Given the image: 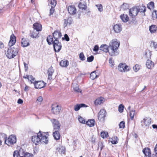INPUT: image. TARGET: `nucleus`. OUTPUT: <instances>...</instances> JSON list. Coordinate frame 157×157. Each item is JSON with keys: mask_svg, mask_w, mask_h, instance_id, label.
Here are the masks:
<instances>
[{"mask_svg": "<svg viewBox=\"0 0 157 157\" xmlns=\"http://www.w3.org/2000/svg\"><path fill=\"white\" fill-rule=\"evenodd\" d=\"M47 135V133L39 131L37 135H34L32 137V141L36 145L40 143L47 144L48 142Z\"/></svg>", "mask_w": 157, "mask_h": 157, "instance_id": "1", "label": "nucleus"}, {"mask_svg": "<svg viewBox=\"0 0 157 157\" xmlns=\"http://www.w3.org/2000/svg\"><path fill=\"white\" fill-rule=\"evenodd\" d=\"M120 44L119 41H118L117 39H113L109 43V48L110 49L109 52V54L113 56L116 55V53L118 49Z\"/></svg>", "mask_w": 157, "mask_h": 157, "instance_id": "2", "label": "nucleus"}, {"mask_svg": "<svg viewBox=\"0 0 157 157\" xmlns=\"http://www.w3.org/2000/svg\"><path fill=\"white\" fill-rule=\"evenodd\" d=\"M18 52L17 48L10 47L6 52L7 57L9 59H12L16 56Z\"/></svg>", "mask_w": 157, "mask_h": 157, "instance_id": "3", "label": "nucleus"}, {"mask_svg": "<svg viewBox=\"0 0 157 157\" xmlns=\"http://www.w3.org/2000/svg\"><path fill=\"white\" fill-rule=\"evenodd\" d=\"M5 143L9 146H11L16 142L17 138L16 136L11 135L7 139L5 137Z\"/></svg>", "mask_w": 157, "mask_h": 157, "instance_id": "4", "label": "nucleus"}, {"mask_svg": "<svg viewBox=\"0 0 157 157\" xmlns=\"http://www.w3.org/2000/svg\"><path fill=\"white\" fill-rule=\"evenodd\" d=\"M129 67L125 63H121L118 66V69L121 72H127L130 70Z\"/></svg>", "mask_w": 157, "mask_h": 157, "instance_id": "5", "label": "nucleus"}, {"mask_svg": "<svg viewBox=\"0 0 157 157\" xmlns=\"http://www.w3.org/2000/svg\"><path fill=\"white\" fill-rule=\"evenodd\" d=\"M141 125L143 127L148 126L151 124V119L149 117H146L141 121Z\"/></svg>", "mask_w": 157, "mask_h": 157, "instance_id": "6", "label": "nucleus"}, {"mask_svg": "<svg viewBox=\"0 0 157 157\" xmlns=\"http://www.w3.org/2000/svg\"><path fill=\"white\" fill-rule=\"evenodd\" d=\"M51 121L53 124L54 130H59L61 125L59 121L56 119H52L51 120Z\"/></svg>", "mask_w": 157, "mask_h": 157, "instance_id": "7", "label": "nucleus"}, {"mask_svg": "<svg viewBox=\"0 0 157 157\" xmlns=\"http://www.w3.org/2000/svg\"><path fill=\"white\" fill-rule=\"evenodd\" d=\"M53 47L56 52H59L62 48L61 43L58 40H55L53 41Z\"/></svg>", "mask_w": 157, "mask_h": 157, "instance_id": "8", "label": "nucleus"}, {"mask_svg": "<svg viewBox=\"0 0 157 157\" xmlns=\"http://www.w3.org/2000/svg\"><path fill=\"white\" fill-rule=\"evenodd\" d=\"M19 156L21 157H33V155L32 154L29 153H25L22 149H20L18 151Z\"/></svg>", "mask_w": 157, "mask_h": 157, "instance_id": "9", "label": "nucleus"}, {"mask_svg": "<svg viewBox=\"0 0 157 157\" xmlns=\"http://www.w3.org/2000/svg\"><path fill=\"white\" fill-rule=\"evenodd\" d=\"M138 13V9L137 8L133 7L129 9V15L132 18L136 16Z\"/></svg>", "mask_w": 157, "mask_h": 157, "instance_id": "10", "label": "nucleus"}, {"mask_svg": "<svg viewBox=\"0 0 157 157\" xmlns=\"http://www.w3.org/2000/svg\"><path fill=\"white\" fill-rule=\"evenodd\" d=\"M61 110V107L58 105H52V110L53 113L55 114H59Z\"/></svg>", "mask_w": 157, "mask_h": 157, "instance_id": "11", "label": "nucleus"}, {"mask_svg": "<svg viewBox=\"0 0 157 157\" xmlns=\"http://www.w3.org/2000/svg\"><path fill=\"white\" fill-rule=\"evenodd\" d=\"M34 84L35 88L37 89L42 88L45 85V84L43 81H36Z\"/></svg>", "mask_w": 157, "mask_h": 157, "instance_id": "12", "label": "nucleus"}, {"mask_svg": "<svg viewBox=\"0 0 157 157\" xmlns=\"http://www.w3.org/2000/svg\"><path fill=\"white\" fill-rule=\"evenodd\" d=\"M73 22V19L71 17L66 18L64 20L63 25L65 28L67 26L70 25Z\"/></svg>", "mask_w": 157, "mask_h": 157, "instance_id": "13", "label": "nucleus"}, {"mask_svg": "<svg viewBox=\"0 0 157 157\" xmlns=\"http://www.w3.org/2000/svg\"><path fill=\"white\" fill-rule=\"evenodd\" d=\"M105 110L104 109H101L99 112L98 115V119L101 121L104 120L105 116Z\"/></svg>", "mask_w": 157, "mask_h": 157, "instance_id": "14", "label": "nucleus"}, {"mask_svg": "<svg viewBox=\"0 0 157 157\" xmlns=\"http://www.w3.org/2000/svg\"><path fill=\"white\" fill-rule=\"evenodd\" d=\"M68 11L70 14L74 15L76 13L77 10L75 6L71 5L68 6Z\"/></svg>", "mask_w": 157, "mask_h": 157, "instance_id": "15", "label": "nucleus"}, {"mask_svg": "<svg viewBox=\"0 0 157 157\" xmlns=\"http://www.w3.org/2000/svg\"><path fill=\"white\" fill-rule=\"evenodd\" d=\"M53 36L55 40H58L61 37V33L59 31L56 30L53 33Z\"/></svg>", "mask_w": 157, "mask_h": 157, "instance_id": "16", "label": "nucleus"}, {"mask_svg": "<svg viewBox=\"0 0 157 157\" xmlns=\"http://www.w3.org/2000/svg\"><path fill=\"white\" fill-rule=\"evenodd\" d=\"M113 29L115 33H119L122 30L121 25L119 24H116L113 26Z\"/></svg>", "mask_w": 157, "mask_h": 157, "instance_id": "17", "label": "nucleus"}, {"mask_svg": "<svg viewBox=\"0 0 157 157\" xmlns=\"http://www.w3.org/2000/svg\"><path fill=\"white\" fill-rule=\"evenodd\" d=\"M16 43V37L14 35L12 34L10 37V40L8 43L9 46L11 47L15 44Z\"/></svg>", "mask_w": 157, "mask_h": 157, "instance_id": "18", "label": "nucleus"}, {"mask_svg": "<svg viewBox=\"0 0 157 157\" xmlns=\"http://www.w3.org/2000/svg\"><path fill=\"white\" fill-rule=\"evenodd\" d=\"M21 45L22 46L25 47L29 45V40L25 38H23L21 40Z\"/></svg>", "mask_w": 157, "mask_h": 157, "instance_id": "19", "label": "nucleus"}, {"mask_svg": "<svg viewBox=\"0 0 157 157\" xmlns=\"http://www.w3.org/2000/svg\"><path fill=\"white\" fill-rule=\"evenodd\" d=\"M87 106L84 104H77L74 106V110L75 111H78L81 107H86Z\"/></svg>", "mask_w": 157, "mask_h": 157, "instance_id": "20", "label": "nucleus"}, {"mask_svg": "<svg viewBox=\"0 0 157 157\" xmlns=\"http://www.w3.org/2000/svg\"><path fill=\"white\" fill-rule=\"evenodd\" d=\"M53 136L56 140H59L60 137L59 130H55L53 133Z\"/></svg>", "mask_w": 157, "mask_h": 157, "instance_id": "21", "label": "nucleus"}, {"mask_svg": "<svg viewBox=\"0 0 157 157\" xmlns=\"http://www.w3.org/2000/svg\"><path fill=\"white\" fill-rule=\"evenodd\" d=\"M147 67L149 69H152L154 67V63L151 60H147L146 63Z\"/></svg>", "mask_w": 157, "mask_h": 157, "instance_id": "22", "label": "nucleus"}, {"mask_svg": "<svg viewBox=\"0 0 157 157\" xmlns=\"http://www.w3.org/2000/svg\"><path fill=\"white\" fill-rule=\"evenodd\" d=\"M120 18L122 21L124 22H127L129 20V17L126 14H121L120 16Z\"/></svg>", "mask_w": 157, "mask_h": 157, "instance_id": "23", "label": "nucleus"}, {"mask_svg": "<svg viewBox=\"0 0 157 157\" xmlns=\"http://www.w3.org/2000/svg\"><path fill=\"white\" fill-rule=\"evenodd\" d=\"M108 47L107 45L102 44L101 45L100 47V49L105 52H109Z\"/></svg>", "mask_w": 157, "mask_h": 157, "instance_id": "24", "label": "nucleus"}, {"mask_svg": "<svg viewBox=\"0 0 157 157\" xmlns=\"http://www.w3.org/2000/svg\"><path fill=\"white\" fill-rule=\"evenodd\" d=\"M34 29H35L38 31H40L42 29L41 25L37 23H35L33 25Z\"/></svg>", "mask_w": 157, "mask_h": 157, "instance_id": "25", "label": "nucleus"}, {"mask_svg": "<svg viewBox=\"0 0 157 157\" xmlns=\"http://www.w3.org/2000/svg\"><path fill=\"white\" fill-rule=\"evenodd\" d=\"M36 30L34 29L33 31H31L30 33V36L32 38H36L39 34V32Z\"/></svg>", "mask_w": 157, "mask_h": 157, "instance_id": "26", "label": "nucleus"}, {"mask_svg": "<svg viewBox=\"0 0 157 157\" xmlns=\"http://www.w3.org/2000/svg\"><path fill=\"white\" fill-rule=\"evenodd\" d=\"M78 6L80 9L84 10H85L87 7L84 2L82 0H81V2L79 3Z\"/></svg>", "mask_w": 157, "mask_h": 157, "instance_id": "27", "label": "nucleus"}, {"mask_svg": "<svg viewBox=\"0 0 157 157\" xmlns=\"http://www.w3.org/2000/svg\"><path fill=\"white\" fill-rule=\"evenodd\" d=\"M104 99L102 97H100L94 101V104L96 105H100L104 101Z\"/></svg>", "mask_w": 157, "mask_h": 157, "instance_id": "28", "label": "nucleus"}, {"mask_svg": "<svg viewBox=\"0 0 157 157\" xmlns=\"http://www.w3.org/2000/svg\"><path fill=\"white\" fill-rule=\"evenodd\" d=\"M95 123V121L94 119L88 120L86 122V124L87 125L90 127L94 126V125Z\"/></svg>", "mask_w": 157, "mask_h": 157, "instance_id": "29", "label": "nucleus"}, {"mask_svg": "<svg viewBox=\"0 0 157 157\" xmlns=\"http://www.w3.org/2000/svg\"><path fill=\"white\" fill-rule=\"evenodd\" d=\"M69 63L67 60H63L60 63V65L63 67H66L68 65Z\"/></svg>", "mask_w": 157, "mask_h": 157, "instance_id": "30", "label": "nucleus"}, {"mask_svg": "<svg viewBox=\"0 0 157 157\" xmlns=\"http://www.w3.org/2000/svg\"><path fill=\"white\" fill-rule=\"evenodd\" d=\"M143 152L146 156H149L151 154V151L149 148H147L143 149Z\"/></svg>", "mask_w": 157, "mask_h": 157, "instance_id": "31", "label": "nucleus"}, {"mask_svg": "<svg viewBox=\"0 0 157 157\" xmlns=\"http://www.w3.org/2000/svg\"><path fill=\"white\" fill-rule=\"evenodd\" d=\"M54 72L52 67H50L48 70V79H52V74Z\"/></svg>", "mask_w": 157, "mask_h": 157, "instance_id": "32", "label": "nucleus"}, {"mask_svg": "<svg viewBox=\"0 0 157 157\" xmlns=\"http://www.w3.org/2000/svg\"><path fill=\"white\" fill-rule=\"evenodd\" d=\"M48 6H51V7H55L56 4V0H48Z\"/></svg>", "mask_w": 157, "mask_h": 157, "instance_id": "33", "label": "nucleus"}, {"mask_svg": "<svg viewBox=\"0 0 157 157\" xmlns=\"http://www.w3.org/2000/svg\"><path fill=\"white\" fill-rule=\"evenodd\" d=\"M157 29V27L155 25H152L149 27V30L151 33H155Z\"/></svg>", "mask_w": 157, "mask_h": 157, "instance_id": "34", "label": "nucleus"}, {"mask_svg": "<svg viewBox=\"0 0 157 157\" xmlns=\"http://www.w3.org/2000/svg\"><path fill=\"white\" fill-rule=\"evenodd\" d=\"M47 41L48 44L50 45L52 44H53V38L52 36L49 35L48 36L47 39Z\"/></svg>", "mask_w": 157, "mask_h": 157, "instance_id": "35", "label": "nucleus"}, {"mask_svg": "<svg viewBox=\"0 0 157 157\" xmlns=\"http://www.w3.org/2000/svg\"><path fill=\"white\" fill-rule=\"evenodd\" d=\"M72 87L74 90L77 92H81L82 90L79 89L78 85L77 84H73Z\"/></svg>", "mask_w": 157, "mask_h": 157, "instance_id": "36", "label": "nucleus"}, {"mask_svg": "<svg viewBox=\"0 0 157 157\" xmlns=\"http://www.w3.org/2000/svg\"><path fill=\"white\" fill-rule=\"evenodd\" d=\"M129 6L128 4L124 3L121 6V9L123 10H125L129 9Z\"/></svg>", "mask_w": 157, "mask_h": 157, "instance_id": "37", "label": "nucleus"}, {"mask_svg": "<svg viewBox=\"0 0 157 157\" xmlns=\"http://www.w3.org/2000/svg\"><path fill=\"white\" fill-rule=\"evenodd\" d=\"M98 77V76L96 75V71H95L91 72L90 74V78L94 80Z\"/></svg>", "mask_w": 157, "mask_h": 157, "instance_id": "38", "label": "nucleus"}, {"mask_svg": "<svg viewBox=\"0 0 157 157\" xmlns=\"http://www.w3.org/2000/svg\"><path fill=\"white\" fill-rule=\"evenodd\" d=\"M155 7L154 3L153 2H151L147 4V8L150 10L154 9Z\"/></svg>", "mask_w": 157, "mask_h": 157, "instance_id": "39", "label": "nucleus"}, {"mask_svg": "<svg viewBox=\"0 0 157 157\" xmlns=\"http://www.w3.org/2000/svg\"><path fill=\"white\" fill-rule=\"evenodd\" d=\"M118 139L117 136H113L112 138L111 143L113 144H116L118 142Z\"/></svg>", "mask_w": 157, "mask_h": 157, "instance_id": "40", "label": "nucleus"}, {"mask_svg": "<svg viewBox=\"0 0 157 157\" xmlns=\"http://www.w3.org/2000/svg\"><path fill=\"white\" fill-rule=\"evenodd\" d=\"M138 9V12L145 13L146 11V8L144 6H140Z\"/></svg>", "mask_w": 157, "mask_h": 157, "instance_id": "41", "label": "nucleus"}, {"mask_svg": "<svg viewBox=\"0 0 157 157\" xmlns=\"http://www.w3.org/2000/svg\"><path fill=\"white\" fill-rule=\"evenodd\" d=\"M28 77V79L29 81L31 82V83L34 84L35 82H36L35 78L31 75H29V76Z\"/></svg>", "mask_w": 157, "mask_h": 157, "instance_id": "42", "label": "nucleus"}, {"mask_svg": "<svg viewBox=\"0 0 157 157\" xmlns=\"http://www.w3.org/2000/svg\"><path fill=\"white\" fill-rule=\"evenodd\" d=\"M152 17L153 19H157V10H154L153 11Z\"/></svg>", "mask_w": 157, "mask_h": 157, "instance_id": "43", "label": "nucleus"}, {"mask_svg": "<svg viewBox=\"0 0 157 157\" xmlns=\"http://www.w3.org/2000/svg\"><path fill=\"white\" fill-rule=\"evenodd\" d=\"M135 113V111L134 110L130 111V116L132 120H133Z\"/></svg>", "mask_w": 157, "mask_h": 157, "instance_id": "44", "label": "nucleus"}, {"mask_svg": "<svg viewBox=\"0 0 157 157\" xmlns=\"http://www.w3.org/2000/svg\"><path fill=\"white\" fill-rule=\"evenodd\" d=\"M124 106L123 105L121 104L119 105L118 106V110L119 112L122 113L123 112Z\"/></svg>", "mask_w": 157, "mask_h": 157, "instance_id": "45", "label": "nucleus"}, {"mask_svg": "<svg viewBox=\"0 0 157 157\" xmlns=\"http://www.w3.org/2000/svg\"><path fill=\"white\" fill-rule=\"evenodd\" d=\"M78 119L79 122L82 124L86 123V121L84 118L82 117L79 116L78 117Z\"/></svg>", "mask_w": 157, "mask_h": 157, "instance_id": "46", "label": "nucleus"}, {"mask_svg": "<svg viewBox=\"0 0 157 157\" xmlns=\"http://www.w3.org/2000/svg\"><path fill=\"white\" fill-rule=\"evenodd\" d=\"M58 151L62 154H64L65 151V149L63 147H60L59 148Z\"/></svg>", "mask_w": 157, "mask_h": 157, "instance_id": "47", "label": "nucleus"}, {"mask_svg": "<svg viewBox=\"0 0 157 157\" xmlns=\"http://www.w3.org/2000/svg\"><path fill=\"white\" fill-rule=\"evenodd\" d=\"M140 68V66L138 64H136L133 67V69L134 71L135 72L138 71Z\"/></svg>", "mask_w": 157, "mask_h": 157, "instance_id": "48", "label": "nucleus"}, {"mask_svg": "<svg viewBox=\"0 0 157 157\" xmlns=\"http://www.w3.org/2000/svg\"><path fill=\"white\" fill-rule=\"evenodd\" d=\"M96 6L98 8V10L100 12H101L103 10V6L101 4H99L98 5H96Z\"/></svg>", "mask_w": 157, "mask_h": 157, "instance_id": "49", "label": "nucleus"}, {"mask_svg": "<svg viewBox=\"0 0 157 157\" xmlns=\"http://www.w3.org/2000/svg\"><path fill=\"white\" fill-rule=\"evenodd\" d=\"M101 135L102 138H104L107 137L108 133L107 132H101Z\"/></svg>", "mask_w": 157, "mask_h": 157, "instance_id": "50", "label": "nucleus"}, {"mask_svg": "<svg viewBox=\"0 0 157 157\" xmlns=\"http://www.w3.org/2000/svg\"><path fill=\"white\" fill-rule=\"evenodd\" d=\"M120 128H124L125 127V123L124 121H121L119 124Z\"/></svg>", "mask_w": 157, "mask_h": 157, "instance_id": "51", "label": "nucleus"}, {"mask_svg": "<svg viewBox=\"0 0 157 157\" xmlns=\"http://www.w3.org/2000/svg\"><path fill=\"white\" fill-rule=\"evenodd\" d=\"M79 58L82 60H84L85 59V58L82 52L81 53L79 54Z\"/></svg>", "mask_w": 157, "mask_h": 157, "instance_id": "52", "label": "nucleus"}, {"mask_svg": "<svg viewBox=\"0 0 157 157\" xmlns=\"http://www.w3.org/2000/svg\"><path fill=\"white\" fill-rule=\"evenodd\" d=\"M94 59V56H91L87 58V61L88 62H90L93 61Z\"/></svg>", "mask_w": 157, "mask_h": 157, "instance_id": "53", "label": "nucleus"}, {"mask_svg": "<svg viewBox=\"0 0 157 157\" xmlns=\"http://www.w3.org/2000/svg\"><path fill=\"white\" fill-rule=\"evenodd\" d=\"M109 63L110 64V66L111 67L113 66L114 62V61L112 60V58H110L109 59Z\"/></svg>", "mask_w": 157, "mask_h": 157, "instance_id": "54", "label": "nucleus"}, {"mask_svg": "<svg viewBox=\"0 0 157 157\" xmlns=\"http://www.w3.org/2000/svg\"><path fill=\"white\" fill-rule=\"evenodd\" d=\"M151 44L154 49H155L157 48V44L156 42L154 41H152Z\"/></svg>", "mask_w": 157, "mask_h": 157, "instance_id": "55", "label": "nucleus"}, {"mask_svg": "<svg viewBox=\"0 0 157 157\" xmlns=\"http://www.w3.org/2000/svg\"><path fill=\"white\" fill-rule=\"evenodd\" d=\"M54 7H51L50 10V14L49 15H51L53 14L54 11Z\"/></svg>", "mask_w": 157, "mask_h": 157, "instance_id": "56", "label": "nucleus"}, {"mask_svg": "<svg viewBox=\"0 0 157 157\" xmlns=\"http://www.w3.org/2000/svg\"><path fill=\"white\" fill-rule=\"evenodd\" d=\"M98 49H99L98 46L97 45H96L94 47V48L93 49V51H95L96 52H97L98 51Z\"/></svg>", "mask_w": 157, "mask_h": 157, "instance_id": "57", "label": "nucleus"}, {"mask_svg": "<svg viewBox=\"0 0 157 157\" xmlns=\"http://www.w3.org/2000/svg\"><path fill=\"white\" fill-rule=\"evenodd\" d=\"M64 37L66 41H68L69 40V38L67 34H65L64 35Z\"/></svg>", "mask_w": 157, "mask_h": 157, "instance_id": "58", "label": "nucleus"}, {"mask_svg": "<svg viewBox=\"0 0 157 157\" xmlns=\"http://www.w3.org/2000/svg\"><path fill=\"white\" fill-rule=\"evenodd\" d=\"M37 100L40 102H41L43 100L42 97L41 96L39 97L38 98Z\"/></svg>", "mask_w": 157, "mask_h": 157, "instance_id": "59", "label": "nucleus"}, {"mask_svg": "<svg viewBox=\"0 0 157 157\" xmlns=\"http://www.w3.org/2000/svg\"><path fill=\"white\" fill-rule=\"evenodd\" d=\"M23 101L22 99L19 98L18 100L17 103H18V104H21L23 103Z\"/></svg>", "mask_w": 157, "mask_h": 157, "instance_id": "60", "label": "nucleus"}, {"mask_svg": "<svg viewBox=\"0 0 157 157\" xmlns=\"http://www.w3.org/2000/svg\"><path fill=\"white\" fill-rule=\"evenodd\" d=\"M4 47V45L1 41H0V48H2Z\"/></svg>", "mask_w": 157, "mask_h": 157, "instance_id": "61", "label": "nucleus"}, {"mask_svg": "<svg viewBox=\"0 0 157 157\" xmlns=\"http://www.w3.org/2000/svg\"><path fill=\"white\" fill-rule=\"evenodd\" d=\"M155 154H157V144L156 145L154 149Z\"/></svg>", "mask_w": 157, "mask_h": 157, "instance_id": "62", "label": "nucleus"}, {"mask_svg": "<svg viewBox=\"0 0 157 157\" xmlns=\"http://www.w3.org/2000/svg\"><path fill=\"white\" fill-rule=\"evenodd\" d=\"M29 86H26L25 88V89H24L25 91H28L29 90Z\"/></svg>", "mask_w": 157, "mask_h": 157, "instance_id": "63", "label": "nucleus"}, {"mask_svg": "<svg viewBox=\"0 0 157 157\" xmlns=\"http://www.w3.org/2000/svg\"><path fill=\"white\" fill-rule=\"evenodd\" d=\"M150 157H157V154H153Z\"/></svg>", "mask_w": 157, "mask_h": 157, "instance_id": "64", "label": "nucleus"}]
</instances>
